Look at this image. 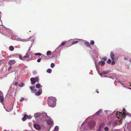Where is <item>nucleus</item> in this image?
Masks as SVG:
<instances>
[{
    "mask_svg": "<svg viewBox=\"0 0 131 131\" xmlns=\"http://www.w3.org/2000/svg\"><path fill=\"white\" fill-rule=\"evenodd\" d=\"M56 99L53 97H49L48 98L47 104L49 106L51 107H54L56 104Z\"/></svg>",
    "mask_w": 131,
    "mask_h": 131,
    "instance_id": "1",
    "label": "nucleus"
},
{
    "mask_svg": "<svg viewBox=\"0 0 131 131\" xmlns=\"http://www.w3.org/2000/svg\"><path fill=\"white\" fill-rule=\"evenodd\" d=\"M46 121H47V124L49 125H53V122L51 118L47 119Z\"/></svg>",
    "mask_w": 131,
    "mask_h": 131,
    "instance_id": "2",
    "label": "nucleus"
},
{
    "mask_svg": "<svg viewBox=\"0 0 131 131\" xmlns=\"http://www.w3.org/2000/svg\"><path fill=\"white\" fill-rule=\"evenodd\" d=\"M34 128L37 130H39L40 129V126L37 124H35L34 125Z\"/></svg>",
    "mask_w": 131,
    "mask_h": 131,
    "instance_id": "3",
    "label": "nucleus"
},
{
    "mask_svg": "<svg viewBox=\"0 0 131 131\" xmlns=\"http://www.w3.org/2000/svg\"><path fill=\"white\" fill-rule=\"evenodd\" d=\"M30 89L31 90V92H33V93H35L36 91V89L35 88V87L34 86H30L29 87Z\"/></svg>",
    "mask_w": 131,
    "mask_h": 131,
    "instance_id": "4",
    "label": "nucleus"
},
{
    "mask_svg": "<svg viewBox=\"0 0 131 131\" xmlns=\"http://www.w3.org/2000/svg\"><path fill=\"white\" fill-rule=\"evenodd\" d=\"M42 89H39L38 91L36 92L35 94L36 95L38 96L40 95L42 93Z\"/></svg>",
    "mask_w": 131,
    "mask_h": 131,
    "instance_id": "5",
    "label": "nucleus"
},
{
    "mask_svg": "<svg viewBox=\"0 0 131 131\" xmlns=\"http://www.w3.org/2000/svg\"><path fill=\"white\" fill-rule=\"evenodd\" d=\"M16 62V61L15 60H11L8 62V63L10 65H12L14 64Z\"/></svg>",
    "mask_w": 131,
    "mask_h": 131,
    "instance_id": "6",
    "label": "nucleus"
},
{
    "mask_svg": "<svg viewBox=\"0 0 131 131\" xmlns=\"http://www.w3.org/2000/svg\"><path fill=\"white\" fill-rule=\"evenodd\" d=\"M110 56L112 60H114L115 55L114 53L113 52H111V53Z\"/></svg>",
    "mask_w": 131,
    "mask_h": 131,
    "instance_id": "7",
    "label": "nucleus"
},
{
    "mask_svg": "<svg viewBox=\"0 0 131 131\" xmlns=\"http://www.w3.org/2000/svg\"><path fill=\"white\" fill-rule=\"evenodd\" d=\"M31 81V83L32 84H34L35 83V79L34 78H31L30 79Z\"/></svg>",
    "mask_w": 131,
    "mask_h": 131,
    "instance_id": "8",
    "label": "nucleus"
},
{
    "mask_svg": "<svg viewBox=\"0 0 131 131\" xmlns=\"http://www.w3.org/2000/svg\"><path fill=\"white\" fill-rule=\"evenodd\" d=\"M4 97L2 96H0V102L1 103H3L4 101Z\"/></svg>",
    "mask_w": 131,
    "mask_h": 131,
    "instance_id": "9",
    "label": "nucleus"
},
{
    "mask_svg": "<svg viewBox=\"0 0 131 131\" xmlns=\"http://www.w3.org/2000/svg\"><path fill=\"white\" fill-rule=\"evenodd\" d=\"M99 65L103 66L105 64V62L104 61H100L99 62Z\"/></svg>",
    "mask_w": 131,
    "mask_h": 131,
    "instance_id": "10",
    "label": "nucleus"
},
{
    "mask_svg": "<svg viewBox=\"0 0 131 131\" xmlns=\"http://www.w3.org/2000/svg\"><path fill=\"white\" fill-rule=\"evenodd\" d=\"M84 44H85L86 46L88 47H91L90 45L89 42L88 41H85L84 42Z\"/></svg>",
    "mask_w": 131,
    "mask_h": 131,
    "instance_id": "11",
    "label": "nucleus"
},
{
    "mask_svg": "<svg viewBox=\"0 0 131 131\" xmlns=\"http://www.w3.org/2000/svg\"><path fill=\"white\" fill-rule=\"evenodd\" d=\"M40 114L39 113H36L35 114L34 116L35 118H37L40 116Z\"/></svg>",
    "mask_w": 131,
    "mask_h": 131,
    "instance_id": "12",
    "label": "nucleus"
},
{
    "mask_svg": "<svg viewBox=\"0 0 131 131\" xmlns=\"http://www.w3.org/2000/svg\"><path fill=\"white\" fill-rule=\"evenodd\" d=\"M9 49L10 50L13 51L14 50V48L13 46H11L9 47Z\"/></svg>",
    "mask_w": 131,
    "mask_h": 131,
    "instance_id": "13",
    "label": "nucleus"
},
{
    "mask_svg": "<svg viewBox=\"0 0 131 131\" xmlns=\"http://www.w3.org/2000/svg\"><path fill=\"white\" fill-rule=\"evenodd\" d=\"M117 113H118V114L120 116H121V117L122 116H123V117L124 118L125 117V115H123V113L122 112H117Z\"/></svg>",
    "mask_w": 131,
    "mask_h": 131,
    "instance_id": "14",
    "label": "nucleus"
},
{
    "mask_svg": "<svg viewBox=\"0 0 131 131\" xmlns=\"http://www.w3.org/2000/svg\"><path fill=\"white\" fill-rule=\"evenodd\" d=\"M27 115L25 114L24 115V117H23L22 118V120L23 121H25L27 119Z\"/></svg>",
    "mask_w": 131,
    "mask_h": 131,
    "instance_id": "15",
    "label": "nucleus"
},
{
    "mask_svg": "<svg viewBox=\"0 0 131 131\" xmlns=\"http://www.w3.org/2000/svg\"><path fill=\"white\" fill-rule=\"evenodd\" d=\"M30 52H27L26 53V54L29 57V58H30L31 57V56L30 55V54H31Z\"/></svg>",
    "mask_w": 131,
    "mask_h": 131,
    "instance_id": "16",
    "label": "nucleus"
},
{
    "mask_svg": "<svg viewBox=\"0 0 131 131\" xmlns=\"http://www.w3.org/2000/svg\"><path fill=\"white\" fill-rule=\"evenodd\" d=\"M66 43V41H64L62 42L61 43L60 45V46H62L64 45Z\"/></svg>",
    "mask_w": 131,
    "mask_h": 131,
    "instance_id": "17",
    "label": "nucleus"
},
{
    "mask_svg": "<svg viewBox=\"0 0 131 131\" xmlns=\"http://www.w3.org/2000/svg\"><path fill=\"white\" fill-rule=\"evenodd\" d=\"M110 72V71L108 70L104 71L103 72V73L104 74H107L108 73H109Z\"/></svg>",
    "mask_w": 131,
    "mask_h": 131,
    "instance_id": "18",
    "label": "nucleus"
},
{
    "mask_svg": "<svg viewBox=\"0 0 131 131\" xmlns=\"http://www.w3.org/2000/svg\"><path fill=\"white\" fill-rule=\"evenodd\" d=\"M54 130L55 131H58L59 130V127L58 126H56Z\"/></svg>",
    "mask_w": 131,
    "mask_h": 131,
    "instance_id": "19",
    "label": "nucleus"
},
{
    "mask_svg": "<svg viewBox=\"0 0 131 131\" xmlns=\"http://www.w3.org/2000/svg\"><path fill=\"white\" fill-rule=\"evenodd\" d=\"M51 51H48L47 53V55H50L51 54Z\"/></svg>",
    "mask_w": 131,
    "mask_h": 131,
    "instance_id": "20",
    "label": "nucleus"
},
{
    "mask_svg": "<svg viewBox=\"0 0 131 131\" xmlns=\"http://www.w3.org/2000/svg\"><path fill=\"white\" fill-rule=\"evenodd\" d=\"M51 70L50 69H48L47 70V72L49 73H50L51 72Z\"/></svg>",
    "mask_w": 131,
    "mask_h": 131,
    "instance_id": "21",
    "label": "nucleus"
},
{
    "mask_svg": "<svg viewBox=\"0 0 131 131\" xmlns=\"http://www.w3.org/2000/svg\"><path fill=\"white\" fill-rule=\"evenodd\" d=\"M41 86V85L40 84L38 83L36 84V87L37 88H39Z\"/></svg>",
    "mask_w": 131,
    "mask_h": 131,
    "instance_id": "22",
    "label": "nucleus"
},
{
    "mask_svg": "<svg viewBox=\"0 0 131 131\" xmlns=\"http://www.w3.org/2000/svg\"><path fill=\"white\" fill-rule=\"evenodd\" d=\"M101 109H100V110H99V111H97V112L96 113H95V114L96 115H98L99 114V113H101Z\"/></svg>",
    "mask_w": 131,
    "mask_h": 131,
    "instance_id": "23",
    "label": "nucleus"
},
{
    "mask_svg": "<svg viewBox=\"0 0 131 131\" xmlns=\"http://www.w3.org/2000/svg\"><path fill=\"white\" fill-rule=\"evenodd\" d=\"M20 87H23L24 86V83H21V84H20L18 85Z\"/></svg>",
    "mask_w": 131,
    "mask_h": 131,
    "instance_id": "24",
    "label": "nucleus"
},
{
    "mask_svg": "<svg viewBox=\"0 0 131 131\" xmlns=\"http://www.w3.org/2000/svg\"><path fill=\"white\" fill-rule=\"evenodd\" d=\"M111 59H109L107 61L108 64H110L111 62Z\"/></svg>",
    "mask_w": 131,
    "mask_h": 131,
    "instance_id": "25",
    "label": "nucleus"
},
{
    "mask_svg": "<svg viewBox=\"0 0 131 131\" xmlns=\"http://www.w3.org/2000/svg\"><path fill=\"white\" fill-rule=\"evenodd\" d=\"M116 117L118 118H119L120 117V116L118 114V113H117L116 114Z\"/></svg>",
    "mask_w": 131,
    "mask_h": 131,
    "instance_id": "26",
    "label": "nucleus"
},
{
    "mask_svg": "<svg viewBox=\"0 0 131 131\" xmlns=\"http://www.w3.org/2000/svg\"><path fill=\"white\" fill-rule=\"evenodd\" d=\"M50 66L52 68H53L54 67L55 64L54 63H51Z\"/></svg>",
    "mask_w": 131,
    "mask_h": 131,
    "instance_id": "27",
    "label": "nucleus"
},
{
    "mask_svg": "<svg viewBox=\"0 0 131 131\" xmlns=\"http://www.w3.org/2000/svg\"><path fill=\"white\" fill-rule=\"evenodd\" d=\"M104 129L105 131H108L109 130L108 128L107 127H105Z\"/></svg>",
    "mask_w": 131,
    "mask_h": 131,
    "instance_id": "28",
    "label": "nucleus"
},
{
    "mask_svg": "<svg viewBox=\"0 0 131 131\" xmlns=\"http://www.w3.org/2000/svg\"><path fill=\"white\" fill-rule=\"evenodd\" d=\"M94 43V41L93 40H91L90 41V44L91 45H93Z\"/></svg>",
    "mask_w": 131,
    "mask_h": 131,
    "instance_id": "29",
    "label": "nucleus"
},
{
    "mask_svg": "<svg viewBox=\"0 0 131 131\" xmlns=\"http://www.w3.org/2000/svg\"><path fill=\"white\" fill-rule=\"evenodd\" d=\"M78 42V41H74L72 42V45L76 44Z\"/></svg>",
    "mask_w": 131,
    "mask_h": 131,
    "instance_id": "30",
    "label": "nucleus"
},
{
    "mask_svg": "<svg viewBox=\"0 0 131 131\" xmlns=\"http://www.w3.org/2000/svg\"><path fill=\"white\" fill-rule=\"evenodd\" d=\"M35 55H39L40 56H41L42 55V54L40 53H35Z\"/></svg>",
    "mask_w": 131,
    "mask_h": 131,
    "instance_id": "31",
    "label": "nucleus"
},
{
    "mask_svg": "<svg viewBox=\"0 0 131 131\" xmlns=\"http://www.w3.org/2000/svg\"><path fill=\"white\" fill-rule=\"evenodd\" d=\"M35 82H38V81L39 80L38 79V78L37 77H36L35 78Z\"/></svg>",
    "mask_w": 131,
    "mask_h": 131,
    "instance_id": "32",
    "label": "nucleus"
},
{
    "mask_svg": "<svg viewBox=\"0 0 131 131\" xmlns=\"http://www.w3.org/2000/svg\"><path fill=\"white\" fill-rule=\"evenodd\" d=\"M24 98L23 97H21L20 100L19 101L20 102H22L24 101Z\"/></svg>",
    "mask_w": 131,
    "mask_h": 131,
    "instance_id": "33",
    "label": "nucleus"
},
{
    "mask_svg": "<svg viewBox=\"0 0 131 131\" xmlns=\"http://www.w3.org/2000/svg\"><path fill=\"white\" fill-rule=\"evenodd\" d=\"M19 59H20L21 60H23L24 59L22 58V56L21 55H19Z\"/></svg>",
    "mask_w": 131,
    "mask_h": 131,
    "instance_id": "34",
    "label": "nucleus"
},
{
    "mask_svg": "<svg viewBox=\"0 0 131 131\" xmlns=\"http://www.w3.org/2000/svg\"><path fill=\"white\" fill-rule=\"evenodd\" d=\"M102 59L105 61H106L107 60V58L106 57H104L102 58Z\"/></svg>",
    "mask_w": 131,
    "mask_h": 131,
    "instance_id": "35",
    "label": "nucleus"
},
{
    "mask_svg": "<svg viewBox=\"0 0 131 131\" xmlns=\"http://www.w3.org/2000/svg\"><path fill=\"white\" fill-rule=\"evenodd\" d=\"M125 111H126V110H125V108H124V109L123 110V113L124 115H125V116H126V114L125 113Z\"/></svg>",
    "mask_w": 131,
    "mask_h": 131,
    "instance_id": "36",
    "label": "nucleus"
},
{
    "mask_svg": "<svg viewBox=\"0 0 131 131\" xmlns=\"http://www.w3.org/2000/svg\"><path fill=\"white\" fill-rule=\"evenodd\" d=\"M41 58L43 59H46L47 58V57L44 56H41Z\"/></svg>",
    "mask_w": 131,
    "mask_h": 131,
    "instance_id": "37",
    "label": "nucleus"
},
{
    "mask_svg": "<svg viewBox=\"0 0 131 131\" xmlns=\"http://www.w3.org/2000/svg\"><path fill=\"white\" fill-rule=\"evenodd\" d=\"M31 116L30 115H29L28 116H27V118L28 119H31Z\"/></svg>",
    "mask_w": 131,
    "mask_h": 131,
    "instance_id": "38",
    "label": "nucleus"
},
{
    "mask_svg": "<svg viewBox=\"0 0 131 131\" xmlns=\"http://www.w3.org/2000/svg\"><path fill=\"white\" fill-rule=\"evenodd\" d=\"M101 125H99V129H98V130L99 131H100V130H101Z\"/></svg>",
    "mask_w": 131,
    "mask_h": 131,
    "instance_id": "39",
    "label": "nucleus"
},
{
    "mask_svg": "<svg viewBox=\"0 0 131 131\" xmlns=\"http://www.w3.org/2000/svg\"><path fill=\"white\" fill-rule=\"evenodd\" d=\"M115 63V62L114 61V60H113L112 61L111 64L112 65H114Z\"/></svg>",
    "mask_w": 131,
    "mask_h": 131,
    "instance_id": "40",
    "label": "nucleus"
},
{
    "mask_svg": "<svg viewBox=\"0 0 131 131\" xmlns=\"http://www.w3.org/2000/svg\"><path fill=\"white\" fill-rule=\"evenodd\" d=\"M41 60V59L40 58H39L37 60V62H40Z\"/></svg>",
    "mask_w": 131,
    "mask_h": 131,
    "instance_id": "41",
    "label": "nucleus"
},
{
    "mask_svg": "<svg viewBox=\"0 0 131 131\" xmlns=\"http://www.w3.org/2000/svg\"><path fill=\"white\" fill-rule=\"evenodd\" d=\"M0 96L2 95V96H3V92L1 91H0Z\"/></svg>",
    "mask_w": 131,
    "mask_h": 131,
    "instance_id": "42",
    "label": "nucleus"
},
{
    "mask_svg": "<svg viewBox=\"0 0 131 131\" xmlns=\"http://www.w3.org/2000/svg\"><path fill=\"white\" fill-rule=\"evenodd\" d=\"M29 58V57L28 56H27V55H26H26L25 56H24V57H23V58Z\"/></svg>",
    "mask_w": 131,
    "mask_h": 131,
    "instance_id": "43",
    "label": "nucleus"
},
{
    "mask_svg": "<svg viewBox=\"0 0 131 131\" xmlns=\"http://www.w3.org/2000/svg\"><path fill=\"white\" fill-rule=\"evenodd\" d=\"M11 69H12V67L11 66H10V67H9V68L8 69V71H10Z\"/></svg>",
    "mask_w": 131,
    "mask_h": 131,
    "instance_id": "44",
    "label": "nucleus"
},
{
    "mask_svg": "<svg viewBox=\"0 0 131 131\" xmlns=\"http://www.w3.org/2000/svg\"><path fill=\"white\" fill-rule=\"evenodd\" d=\"M18 84V82H16L15 83V85H17Z\"/></svg>",
    "mask_w": 131,
    "mask_h": 131,
    "instance_id": "45",
    "label": "nucleus"
},
{
    "mask_svg": "<svg viewBox=\"0 0 131 131\" xmlns=\"http://www.w3.org/2000/svg\"><path fill=\"white\" fill-rule=\"evenodd\" d=\"M30 50H31V48L29 47V48L28 50V51L27 52H29V51H30Z\"/></svg>",
    "mask_w": 131,
    "mask_h": 131,
    "instance_id": "46",
    "label": "nucleus"
},
{
    "mask_svg": "<svg viewBox=\"0 0 131 131\" xmlns=\"http://www.w3.org/2000/svg\"><path fill=\"white\" fill-rule=\"evenodd\" d=\"M129 61L130 62V63H131V59H130Z\"/></svg>",
    "mask_w": 131,
    "mask_h": 131,
    "instance_id": "47",
    "label": "nucleus"
},
{
    "mask_svg": "<svg viewBox=\"0 0 131 131\" xmlns=\"http://www.w3.org/2000/svg\"><path fill=\"white\" fill-rule=\"evenodd\" d=\"M96 92H97V93H99V92H98V91H96Z\"/></svg>",
    "mask_w": 131,
    "mask_h": 131,
    "instance_id": "48",
    "label": "nucleus"
},
{
    "mask_svg": "<svg viewBox=\"0 0 131 131\" xmlns=\"http://www.w3.org/2000/svg\"><path fill=\"white\" fill-rule=\"evenodd\" d=\"M93 123H94V124H95V122H93Z\"/></svg>",
    "mask_w": 131,
    "mask_h": 131,
    "instance_id": "49",
    "label": "nucleus"
},
{
    "mask_svg": "<svg viewBox=\"0 0 131 131\" xmlns=\"http://www.w3.org/2000/svg\"><path fill=\"white\" fill-rule=\"evenodd\" d=\"M125 59H126V58H125Z\"/></svg>",
    "mask_w": 131,
    "mask_h": 131,
    "instance_id": "50",
    "label": "nucleus"
}]
</instances>
